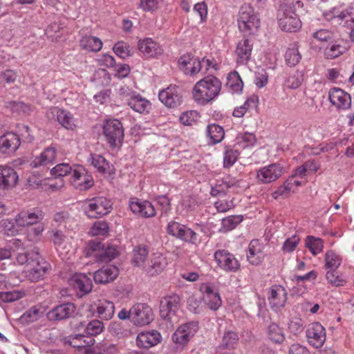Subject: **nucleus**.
Instances as JSON below:
<instances>
[{"label": "nucleus", "mask_w": 354, "mask_h": 354, "mask_svg": "<svg viewBox=\"0 0 354 354\" xmlns=\"http://www.w3.org/2000/svg\"><path fill=\"white\" fill-rule=\"evenodd\" d=\"M16 260L19 265L24 266V276L31 281L41 279L50 268V265L41 257L37 248L19 252Z\"/></svg>", "instance_id": "nucleus-1"}, {"label": "nucleus", "mask_w": 354, "mask_h": 354, "mask_svg": "<svg viewBox=\"0 0 354 354\" xmlns=\"http://www.w3.org/2000/svg\"><path fill=\"white\" fill-rule=\"evenodd\" d=\"M221 87V82L217 77L207 75L194 84L192 92L193 100L197 104L205 106L218 97Z\"/></svg>", "instance_id": "nucleus-2"}, {"label": "nucleus", "mask_w": 354, "mask_h": 354, "mask_svg": "<svg viewBox=\"0 0 354 354\" xmlns=\"http://www.w3.org/2000/svg\"><path fill=\"white\" fill-rule=\"evenodd\" d=\"M180 302V297L176 294L162 298L160 306V316L162 319L160 326L162 329L169 332L178 324L179 318L176 313L179 308Z\"/></svg>", "instance_id": "nucleus-3"}, {"label": "nucleus", "mask_w": 354, "mask_h": 354, "mask_svg": "<svg viewBox=\"0 0 354 354\" xmlns=\"http://www.w3.org/2000/svg\"><path fill=\"white\" fill-rule=\"evenodd\" d=\"M237 24L241 32L247 35H254L260 26V19L254 8L245 3L239 9Z\"/></svg>", "instance_id": "nucleus-4"}, {"label": "nucleus", "mask_w": 354, "mask_h": 354, "mask_svg": "<svg viewBox=\"0 0 354 354\" xmlns=\"http://www.w3.org/2000/svg\"><path fill=\"white\" fill-rule=\"evenodd\" d=\"M82 208L88 218H97L110 213L113 208V203L106 197L97 196L83 201Z\"/></svg>", "instance_id": "nucleus-5"}, {"label": "nucleus", "mask_w": 354, "mask_h": 354, "mask_svg": "<svg viewBox=\"0 0 354 354\" xmlns=\"http://www.w3.org/2000/svg\"><path fill=\"white\" fill-rule=\"evenodd\" d=\"M121 99L135 112L147 114L151 109V103L127 86H122L118 91Z\"/></svg>", "instance_id": "nucleus-6"}, {"label": "nucleus", "mask_w": 354, "mask_h": 354, "mask_svg": "<svg viewBox=\"0 0 354 354\" xmlns=\"http://www.w3.org/2000/svg\"><path fill=\"white\" fill-rule=\"evenodd\" d=\"M102 132L106 141L111 148H120L124 141V129L121 122L117 119L104 121Z\"/></svg>", "instance_id": "nucleus-7"}, {"label": "nucleus", "mask_w": 354, "mask_h": 354, "mask_svg": "<svg viewBox=\"0 0 354 354\" xmlns=\"http://www.w3.org/2000/svg\"><path fill=\"white\" fill-rule=\"evenodd\" d=\"M50 241L59 257L64 261H68L73 254L72 236L65 235L62 230L53 229L48 232Z\"/></svg>", "instance_id": "nucleus-8"}, {"label": "nucleus", "mask_w": 354, "mask_h": 354, "mask_svg": "<svg viewBox=\"0 0 354 354\" xmlns=\"http://www.w3.org/2000/svg\"><path fill=\"white\" fill-rule=\"evenodd\" d=\"M324 19L333 26L342 25L348 26L353 22V18L348 9L339 6L334 7L323 13Z\"/></svg>", "instance_id": "nucleus-9"}, {"label": "nucleus", "mask_w": 354, "mask_h": 354, "mask_svg": "<svg viewBox=\"0 0 354 354\" xmlns=\"http://www.w3.org/2000/svg\"><path fill=\"white\" fill-rule=\"evenodd\" d=\"M285 171V167L280 163H272L258 169L256 178L259 182L268 184L279 179Z\"/></svg>", "instance_id": "nucleus-10"}, {"label": "nucleus", "mask_w": 354, "mask_h": 354, "mask_svg": "<svg viewBox=\"0 0 354 354\" xmlns=\"http://www.w3.org/2000/svg\"><path fill=\"white\" fill-rule=\"evenodd\" d=\"M306 336L308 343L311 346L320 348L326 342V331L319 322H313L308 325Z\"/></svg>", "instance_id": "nucleus-11"}, {"label": "nucleus", "mask_w": 354, "mask_h": 354, "mask_svg": "<svg viewBox=\"0 0 354 354\" xmlns=\"http://www.w3.org/2000/svg\"><path fill=\"white\" fill-rule=\"evenodd\" d=\"M198 330L197 322H190L181 324L172 335L173 342L179 346H183L187 344Z\"/></svg>", "instance_id": "nucleus-12"}, {"label": "nucleus", "mask_w": 354, "mask_h": 354, "mask_svg": "<svg viewBox=\"0 0 354 354\" xmlns=\"http://www.w3.org/2000/svg\"><path fill=\"white\" fill-rule=\"evenodd\" d=\"M279 25L283 31L297 32L301 27V22L292 7L286 6L279 15Z\"/></svg>", "instance_id": "nucleus-13"}, {"label": "nucleus", "mask_w": 354, "mask_h": 354, "mask_svg": "<svg viewBox=\"0 0 354 354\" xmlns=\"http://www.w3.org/2000/svg\"><path fill=\"white\" fill-rule=\"evenodd\" d=\"M217 266L225 272H236L240 268V263L234 254L225 250H218L214 254Z\"/></svg>", "instance_id": "nucleus-14"}, {"label": "nucleus", "mask_w": 354, "mask_h": 354, "mask_svg": "<svg viewBox=\"0 0 354 354\" xmlns=\"http://www.w3.org/2000/svg\"><path fill=\"white\" fill-rule=\"evenodd\" d=\"M70 182L80 191L88 189L94 183L91 174L82 166H77L73 169Z\"/></svg>", "instance_id": "nucleus-15"}, {"label": "nucleus", "mask_w": 354, "mask_h": 354, "mask_svg": "<svg viewBox=\"0 0 354 354\" xmlns=\"http://www.w3.org/2000/svg\"><path fill=\"white\" fill-rule=\"evenodd\" d=\"M167 264V259L165 255L160 252H154L148 258L142 271L148 276H156L165 269Z\"/></svg>", "instance_id": "nucleus-16"}, {"label": "nucleus", "mask_w": 354, "mask_h": 354, "mask_svg": "<svg viewBox=\"0 0 354 354\" xmlns=\"http://www.w3.org/2000/svg\"><path fill=\"white\" fill-rule=\"evenodd\" d=\"M267 297L270 308L277 312L285 306L287 291L282 286L274 285L268 289Z\"/></svg>", "instance_id": "nucleus-17"}, {"label": "nucleus", "mask_w": 354, "mask_h": 354, "mask_svg": "<svg viewBox=\"0 0 354 354\" xmlns=\"http://www.w3.org/2000/svg\"><path fill=\"white\" fill-rule=\"evenodd\" d=\"M68 284L80 297L88 294L93 289L91 278L84 273L76 272L73 274L68 279Z\"/></svg>", "instance_id": "nucleus-18"}, {"label": "nucleus", "mask_w": 354, "mask_h": 354, "mask_svg": "<svg viewBox=\"0 0 354 354\" xmlns=\"http://www.w3.org/2000/svg\"><path fill=\"white\" fill-rule=\"evenodd\" d=\"M153 320L152 309L144 304H136L131 307V322L136 326L147 325Z\"/></svg>", "instance_id": "nucleus-19"}, {"label": "nucleus", "mask_w": 354, "mask_h": 354, "mask_svg": "<svg viewBox=\"0 0 354 354\" xmlns=\"http://www.w3.org/2000/svg\"><path fill=\"white\" fill-rule=\"evenodd\" d=\"M44 217V214L41 210L33 209L21 211L16 215L15 220L19 227H26L38 224Z\"/></svg>", "instance_id": "nucleus-20"}, {"label": "nucleus", "mask_w": 354, "mask_h": 354, "mask_svg": "<svg viewBox=\"0 0 354 354\" xmlns=\"http://www.w3.org/2000/svg\"><path fill=\"white\" fill-rule=\"evenodd\" d=\"M49 119L55 118L65 129L73 130L76 127V121L73 115L68 111L58 107H51L46 113Z\"/></svg>", "instance_id": "nucleus-21"}, {"label": "nucleus", "mask_w": 354, "mask_h": 354, "mask_svg": "<svg viewBox=\"0 0 354 354\" xmlns=\"http://www.w3.org/2000/svg\"><path fill=\"white\" fill-rule=\"evenodd\" d=\"M330 102L338 111H346L351 106V97L350 94L339 88H332L328 92Z\"/></svg>", "instance_id": "nucleus-22"}, {"label": "nucleus", "mask_w": 354, "mask_h": 354, "mask_svg": "<svg viewBox=\"0 0 354 354\" xmlns=\"http://www.w3.org/2000/svg\"><path fill=\"white\" fill-rule=\"evenodd\" d=\"M158 97L160 102L167 107H176L181 102L180 89L176 85H170L159 91Z\"/></svg>", "instance_id": "nucleus-23"}, {"label": "nucleus", "mask_w": 354, "mask_h": 354, "mask_svg": "<svg viewBox=\"0 0 354 354\" xmlns=\"http://www.w3.org/2000/svg\"><path fill=\"white\" fill-rule=\"evenodd\" d=\"M199 290L202 293L204 302L209 309L216 310L221 307L222 301L220 295L214 290L210 284L202 283L200 286Z\"/></svg>", "instance_id": "nucleus-24"}, {"label": "nucleus", "mask_w": 354, "mask_h": 354, "mask_svg": "<svg viewBox=\"0 0 354 354\" xmlns=\"http://www.w3.org/2000/svg\"><path fill=\"white\" fill-rule=\"evenodd\" d=\"M29 187L34 189H41L43 190L59 189L64 186L62 179L59 180V183H55L53 180L44 178L39 174H32L27 179Z\"/></svg>", "instance_id": "nucleus-25"}, {"label": "nucleus", "mask_w": 354, "mask_h": 354, "mask_svg": "<svg viewBox=\"0 0 354 354\" xmlns=\"http://www.w3.org/2000/svg\"><path fill=\"white\" fill-rule=\"evenodd\" d=\"M138 48L147 59L158 57L163 53L162 46L151 38L140 39L138 42Z\"/></svg>", "instance_id": "nucleus-26"}, {"label": "nucleus", "mask_w": 354, "mask_h": 354, "mask_svg": "<svg viewBox=\"0 0 354 354\" xmlns=\"http://www.w3.org/2000/svg\"><path fill=\"white\" fill-rule=\"evenodd\" d=\"M129 208L135 214L142 217H153L156 214V210L153 205L147 201L132 198L129 202Z\"/></svg>", "instance_id": "nucleus-27"}, {"label": "nucleus", "mask_w": 354, "mask_h": 354, "mask_svg": "<svg viewBox=\"0 0 354 354\" xmlns=\"http://www.w3.org/2000/svg\"><path fill=\"white\" fill-rule=\"evenodd\" d=\"M20 145V138L15 133L9 131L0 136V150L3 153L15 152Z\"/></svg>", "instance_id": "nucleus-28"}, {"label": "nucleus", "mask_w": 354, "mask_h": 354, "mask_svg": "<svg viewBox=\"0 0 354 354\" xmlns=\"http://www.w3.org/2000/svg\"><path fill=\"white\" fill-rule=\"evenodd\" d=\"M19 176L15 170L7 165H0V188L8 189L15 187Z\"/></svg>", "instance_id": "nucleus-29"}, {"label": "nucleus", "mask_w": 354, "mask_h": 354, "mask_svg": "<svg viewBox=\"0 0 354 354\" xmlns=\"http://www.w3.org/2000/svg\"><path fill=\"white\" fill-rule=\"evenodd\" d=\"M162 340L161 334L156 330L140 332L136 339L139 347L149 348L159 344Z\"/></svg>", "instance_id": "nucleus-30"}, {"label": "nucleus", "mask_w": 354, "mask_h": 354, "mask_svg": "<svg viewBox=\"0 0 354 354\" xmlns=\"http://www.w3.org/2000/svg\"><path fill=\"white\" fill-rule=\"evenodd\" d=\"M75 310L73 304L66 303L57 306L48 312L47 317L50 321L62 320L68 318Z\"/></svg>", "instance_id": "nucleus-31"}, {"label": "nucleus", "mask_w": 354, "mask_h": 354, "mask_svg": "<svg viewBox=\"0 0 354 354\" xmlns=\"http://www.w3.org/2000/svg\"><path fill=\"white\" fill-rule=\"evenodd\" d=\"M119 270L113 265L104 266L93 274V279L97 283H106L113 281L118 276Z\"/></svg>", "instance_id": "nucleus-32"}, {"label": "nucleus", "mask_w": 354, "mask_h": 354, "mask_svg": "<svg viewBox=\"0 0 354 354\" xmlns=\"http://www.w3.org/2000/svg\"><path fill=\"white\" fill-rule=\"evenodd\" d=\"M178 63L180 69L185 75H194L198 73V59L191 54L182 55L179 58Z\"/></svg>", "instance_id": "nucleus-33"}, {"label": "nucleus", "mask_w": 354, "mask_h": 354, "mask_svg": "<svg viewBox=\"0 0 354 354\" xmlns=\"http://www.w3.org/2000/svg\"><path fill=\"white\" fill-rule=\"evenodd\" d=\"M263 258V244L258 239L252 240L248 246V261L252 265H258Z\"/></svg>", "instance_id": "nucleus-34"}, {"label": "nucleus", "mask_w": 354, "mask_h": 354, "mask_svg": "<svg viewBox=\"0 0 354 354\" xmlns=\"http://www.w3.org/2000/svg\"><path fill=\"white\" fill-rule=\"evenodd\" d=\"M252 44L248 39L241 40L236 48L235 56L238 64H245L250 59Z\"/></svg>", "instance_id": "nucleus-35"}, {"label": "nucleus", "mask_w": 354, "mask_h": 354, "mask_svg": "<svg viewBox=\"0 0 354 354\" xmlns=\"http://www.w3.org/2000/svg\"><path fill=\"white\" fill-rule=\"evenodd\" d=\"M79 42L80 48L87 52H99L103 46V43L100 38L91 35L82 36Z\"/></svg>", "instance_id": "nucleus-36"}, {"label": "nucleus", "mask_w": 354, "mask_h": 354, "mask_svg": "<svg viewBox=\"0 0 354 354\" xmlns=\"http://www.w3.org/2000/svg\"><path fill=\"white\" fill-rule=\"evenodd\" d=\"M88 161L100 173L111 175L114 172L113 165L100 154H91Z\"/></svg>", "instance_id": "nucleus-37"}, {"label": "nucleus", "mask_w": 354, "mask_h": 354, "mask_svg": "<svg viewBox=\"0 0 354 354\" xmlns=\"http://www.w3.org/2000/svg\"><path fill=\"white\" fill-rule=\"evenodd\" d=\"M56 156V149L54 147H48L46 148L39 156H36L31 164L35 167L47 165L55 161Z\"/></svg>", "instance_id": "nucleus-38"}, {"label": "nucleus", "mask_w": 354, "mask_h": 354, "mask_svg": "<svg viewBox=\"0 0 354 354\" xmlns=\"http://www.w3.org/2000/svg\"><path fill=\"white\" fill-rule=\"evenodd\" d=\"M148 249L145 245H137L132 250L131 263L133 266L143 270L147 262Z\"/></svg>", "instance_id": "nucleus-39"}, {"label": "nucleus", "mask_w": 354, "mask_h": 354, "mask_svg": "<svg viewBox=\"0 0 354 354\" xmlns=\"http://www.w3.org/2000/svg\"><path fill=\"white\" fill-rule=\"evenodd\" d=\"M96 311L100 319L109 320L114 315L115 305L111 301L101 299L97 301Z\"/></svg>", "instance_id": "nucleus-40"}, {"label": "nucleus", "mask_w": 354, "mask_h": 354, "mask_svg": "<svg viewBox=\"0 0 354 354\" xmlns=\"http://www.w3.org/2000/svg\"><path fill=\"white\" fill-rule=\"evenodd\" d=\"M46 307L41 304L36 305L26 310L20 317L24 324H29L38 320L46 312Z\"/></svg>", "instance_id": "nucleus-41"}, {"label": "nucleus", "mask_w": 354, "mask_h": 354, "mask_svg": "<svg viewBox=\"0 0 354 354\" xmlns=\"http://www.w3.org/2000/svg\"><path fill=\"white\" fill-rule=\"evenodd\" d=\"M97 249H101V251L95 254L101 261H111L115 259L119 254L118 249L115 245H107L105 246L101 243H97L94 250Z\"/></svg>", "instance_id": "nucleus-42"}, {"label": "nucleus", "mask_w": 354, "mask_h": 354, "mask_svg": "<svg viewBox=\"0 0 354 354\" xmlns=\"http://www.w3.org/2000/svg\"><path fill=\"white\" fill-rule=\"evenodd\" d=\"M226 86L232 93H239L243 88V82L236 71L229 73L227 78Z\"/></svg>", "instance_id": "nucleus-43"}, {"label": "nucleus", "mask_w": 354, "mask_h": 354, "mask_svg": "<svg viewBox=\"0 0 354 354\" xmlns=\"http://www.w3.org/2000/svg\"><path fill=\"white\" fill-rule=\"evenodd\" d=\"M342 261V257L333 250H328L324 257V267L328 270H337Z\"/></svg>", "instance_id": "nucleus-44"}, {"label": "nucleus", "mask_w": 354, "mask_h": 354, "mask_svg": "<svg viewBox=\"0 0 354 354\" xmlns=\"http://www.w3.org/2000/svg\"><path fill=\"white\" fill-rule=\"evenodd\" d=\"M175 237L192 244H196L198 241L197 234L192 229L183 224H182V227H180L178 230V234Z\"/></svg>", "instance_id": "nucleus-45"}, {"label": "nucleus", "mask_w": 354, "mask_h": 354, "mask_svg": "<svg viewBox=\"0 0 354 354\" xmlns=\"http://www.w3.org/2000/svg\"><path fill=\"white\" fill-rule=\"evenodd\" d=\"M207 136L212 144L218 143L224 138V129L218 124H211L207 127Z\"/></svg>", "instance_id": "nucleus-46"}, {"label": "nucleus", "mask_w": 354, "mask_h": 354, "mask_svg": "<svg viewBox=\"0 0 354 354\" xmlns=\"http://www.w3.org/2000/svg\"><path fill=\"white\" fill-rule=\"evenodd\" d=\"M256 142V136L248 132L239 133L235 139V145L241 149L252 147Z\"/></svg>", "instance_id": "nucleus-47"}, {"label": "nucleus", "mask_w": 354, "mask_h": 354, "mask_svg": "<svg viewBox=\"0 0 354 354\" xmlns=\"http://www.w3.org/2000/svg\"><path fill=\"white\" fill-rule=\"evenodd\" d=\"M267 333L268 338L274 343L281 344L285 339L283 328L275 323L268 326Z\"/></svg>", "instance_id": "nucleus-48"}, {"label": "nucleus", "mask_w": 354, "mask_h": 354, "mask_svg": "<svg viewBox=\"0 0 354 354\" xmlns=\"http://www.w3.org/2000/svg\"><path fill=\"white\" fill-rule=\"evenodd\" d=\"M326 279L332 286H344L347 281L342 274L337 270H328L326 273Z\"/></svg>", "instance_id": "nucleus-49"}, {"label": "nucleus", "mask_w": 354, "mask_h": 354, "mask_svg": "<svg viewBox=\"0 0 354 354\" xmlns=\"http://www.w3.org/2000/svg\"><path fill=\"white\" fill-rule=\"evenodd\" d=\"M301 56L296 44H292L286 51L285 59L287 65L296 66L301 60Z\"/></svg>", "instance_id": "nucleus-50"}, {"label": "nucleus", "mask_w": 354, "mask_h": 354, "mask_svg": "<svg viewBox=\"0 0 354 354\" xmlns=\"http://www.w3.org/2000/svg\"><path fill=\"white\" fill-rule=\"evenodd\" d=\"M305 245L310 250L312 254L315 256L319 254L324 248L322 239L316 238L313 236H308L306 237Z\"/></svg>", "instance_id": "nucleus-51"}, {"label": "nucleus", "mask_w": 354, "mask_h": 354, "mask_svg": "<svg viewBox=\"0 0 354 354\" xmlns=\"http://www.w3.org/2000/svg\"><path fill=\"white\" fill-rule=\"evenodd\" d=\"M19 225L15 220L3 219L0 223V232L8 236H15L19 233Z\"/></svg>", "instance_id": "nucleus-52"}, {"label": "nucleus", "mask_w": 354, "mask_h": 354, "mask_svg": "<svg viewBox=\"0 0 354 354\" xmlns=\"http://www.w3.org/2000/svg\"><path fill=\"white\" fill-rule=\"evenodd\" d=\"M239 152L237 149H234L231 147H225L223 156L224 167H232L237 160Z\"/></svg>", "instance_id": "nucleus-53"}, {"label": "nucleus", "mask_w": 354, "mask_h": 354, "mask_svg": "<svg viewBox=\"0 0 354 354\" xmlns=\"http://www.w3.org/2000/svg\"><path fill=\"white\" fill-rule=\"evenodd\" d=\"M290 185V184L288 180L284 181L281 185L279 186L276 190L272 192V198L275 200L288 198L292 193H294L291 185Z\"/></svg>", "instance_id": "nucleus-54"}, {"label": "nucleus", "mask_w": 354, "mask_h": 354, "mask_svg": "<svg viewBox=\"0 0 354 354\" xmlns=\"http://www.w3.org/2000/svg\"><path fill=\"white\" fill-rule=\"evenodd\" d=\"M94 344V339L91 337H85L83 335H76L71 340L72 346L77 348H85Z\"/></svg>", "instance_id": "nucleus-55"}, {"label": "nucleus", "mask_w": 354, "mask_h": 354, "mask_svg": "<svg viewBox=\"0 0 354 354\" xmlns=\"http://www.w3.org/2000/svg\"><path fill=\"white\" fill-rule=\"evenodd\" d=\"M109 232V225L105 221H96L89 230V234L93 236H105Z\"/></svg>", "instance_id": "nucleus-56"}, {"label": "nucleus", "mask_w": 354, "mask_h": 354, "mask_svg": "<svg viewBox=\"0 0 354 354\" xmlns=\"http://www.w3.org/2000/svg\"><path fill=\"white\" fill-rule=\"evenodd\" d=\"M199 118V114L196 111L191 110L183 112L180 116L181 124L187 126L194 124Z\"/></svg>", "instance_id": "nucleus-57"}, {"label": "nucleus", "mask_w": 354, "mask_h": 354, "mask_svg": "<svg viewBox=\"0 0 354 354\" xmlns=\"http://www.w3.org/2000/svg\"><path fill=\"white\" fill-rule=\"evenodd\" d=\"M299 242H300V237L297 234H294L292 236L286 239L282 245L281 250H282L283 252H284V253L292 252L294 250H295V249L298 246Z\"/></svg>", "instance_id": "nucleus-58"}, {"label": "nucleus", "mask_w": 354, "mask_h": 354, "mask_svg": "<svg viewBox=\"0 0 354 354\" xmlns=\"http://www.w3.org/2000/svg\"><path fill=\"white\" fill-rule=\"evenodd\" d=\"M113 50L114 53L120 58L125 59L131 55V49L128 44L120 41L117 42Z\"/></svg>", "instance_id": "nucleus-59"}, {"label": "nucleus", "mask_w": 354, "mask_h": 354, "mask_svg": "<svg viewBox=\"0 0 354 354\" xmlns=\"http://www.w3.org/2000/svg\"><path fill=\"white\" fill-rule=\"evenodd\" d=\"M73 170L69 164L60 163L55 166L50 170V173L55 178H61L68 175L70 172L73 171Z\"/></svg>", "instance_id": "nucleus-60"}, {"label": "nucleus", "mask_w": 354, "mask_h": 354, "mask_svg": "<svg viewBox=\"0 0 354 354\" xmlns=\"http://www.w3.org/2000/svg\"><path fill=\"white\" fill-rule=\"evenodd\" d=\"M103 328V323L100 320L95 319L86 325L85 332L89 336H95L101 333Z\"/></svg>", "instance_id": "nucleus-61"}, {"label": "nucleus", "mask_w": 354, "mask_h": 354, "mask_svg": "<svg viewBox=\"0 0 354 354\" xmlns=\"http://www.w3.org/2000/svg\"><path fill=\"white\" fill-rule=\"evenodd\" d=\"M30 229L27 233V238L30 241H37L42 235L45 227L43 223H39Z\"/></svg>", "instance_id": "nucleus-62"}, {"label": "nucleus", "mask_w": 354, "mask_h": 354, "mask_svg": "<svg viewBox=\"0 0 354 354\" xmlns=\"http://www.w3.org/2000/svg\"><path fill=\"white\" fill-rule=\"evenodd\" d=\"M238 341V335L232 331L225 332L222 340V346L225 348H232Z\"/></svg>", "instance_id": "nucleus-63"}, {"label": "nucleus", "mask_w": 354, "mask_h": 354, "mask_svg": "<svg viewBox=\"0 0 354 354\" xmlns=\"http://www.w3.org/2000/svg\"><path fill=\"white\" fill-rule=\"evenodd\" d=\"M346 48L339 44H332L325 50V55L328 59H334L346 51Z\"/></svg>", "instance_id": "nucleus-64"}]
</instances>
